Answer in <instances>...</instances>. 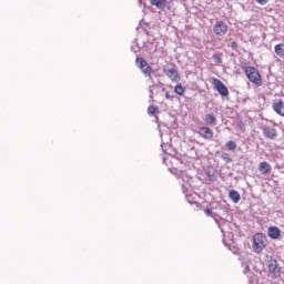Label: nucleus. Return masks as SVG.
Segmentation results:
<instances>
[{
  "mask_svg": "<svg viewBox=\"0 0 284 284\" xmlns=\"http://www.w3.org/2000/svg\"><path fill=\"white\" fill-rule=\"evenodd\" d=\"M229 45L232 48V50H236V48H239V43L236 42H231Z\"/></svg>",
  "mask_w": 284,
  "mask_h": 284,
  "instance_id": "obj_24",
  "label": "nucleus"
},
{
  "mask_svg": "<svg viewBox=\"0 0 284 284\" xmlns=\"http://www.w3.org/2000/svg\"><path fill=\"white\" fill-rule=\"evenodd\" d=\"M245 74H246L248 81H251V83H254L257 87L263 85V80L261 79V73L258 72V70H256V68L246 67Z\"/></svg>",
  "mask_w": 284,
  "mask_h": 284,
  "instance_id": "obj_3",
  "label": "nucleus"
},
{
  "mask_svg": "<svg viewBox=\"0 0 284 284\" xmlns=\"http://www.w3.org/2000/svg\"><path fill=\"white\" fill-rule=\"evenodd\" d=\"M182 190H183V192H185V185L184 184L182 185Z\"/></svg>",
  "mask_w": 284,
  "mask_h": 284,
  "instance_id": "obj_30",
  "label": "nucleus"
},
{
  "mask_svg": "<svg viewBox=\"0 0 284 284\" xmlns=\"http://www.w3.org/2000/svg\"><path fill=\"white\" fill-rule=\"evenodd\" d=\"M229 199H231L233 203H239L241 201V194L236 190H231L229 192Z\"/></svg>",
  "mask_w": 284,
  "mask_h": 284,
  "instance_id": "obj_15",
  "label": "nucleus"
},
{
  "mask_svg": "<svg viewBox=\"0 0 284 284\" xmlns=\"http://www.w3.org/2000/svg\"><path fill=\"white\" fill-rule=\"evenodd\" d=\"M260 6H265L270 0H255Z\"/></svg>",
  "mask_w": 284,
  "mask_h": 284,
  "instance_id": "obj_25",
  "label": "nucleus"
},
{
  "mask_svg": "<svg viewBox=\"0 0 284 284\" xmlns=\"http://www.w3.org/2000/svg\"><path fill=\"white\" fill-rule=\"evenodd\" d=\"M148 114H151V116H154V114H159V108L154 105H150L148 108Z\"/></svg>",
  "mask_w": 284,
  "mask_h": 284,
  "instance_id": "obj_20",
  "label": "nucleus"
},
{
  "mask_svg": "<svg viewBox=\"0 0 284 284\" xmlns=\"http://www.w3.org/2000/svg\"><path fill=\"white\" fill-rule=\"evenodd\" d=\"M165 99L170 100V99H174V97L171 95L170 92H166V93H165Z\"/></svg>",
  "mask_w": 284,
  "mask_h": 284,
  "instance_id": "obj_28",
  "label": "nucleus"
},
{
  "mask_svg": "<svg viewBox=\"0 0 284 284\" xmlns=\"http://www.w3.org/2000/svg\"><path fill=\"white\" fill-rule=\"evenodd\" d=\"M163 72L171 81H174L175 83H179L181 81V77L179 75V71H176V68L174 65L171 67H164Z\"/></svg>",
  "mask_w": 284,
  "mask_h": 284,
  "instance_id": "obj_5",
  "label": "nucleus"
},
{
  "mask_svg": "<svg viewBox=\"0 0 284 284\" xmlns=\"http://www.w3.org/2000/svg\"><path fill=\"white\" fill-rule=\"evenodd\" d=\"M263 134L266 139H271V141H276V138L278 136V132L272 126H264Z\"/></svg>",
  "mask_w": 284,
  "mask_h": 284,
  "instance_id": "obj_9",
  "label": "nucleus"
},
{
  "mask_svg": "<svg viewBox=\"0 0 284 284\" xmlns=\"http://www.w3.org/2000/svg\"><path fill=\"white\" fill-rule=\"evenodd\" d=\"M204 214H205V216H210L211 219H216V213H214V211H212V209H205Z\"/></svg>",
  "mask_w": 284,
  "mask_h": 284,
  "instance_id": "obj_21",
  "label": "nucleus"
},
{
  "mask_svg": "<svg viewBox=\"0 0 284 284\" xmlns=\"http://www.w3.org/2000/svg\"><path fill=\"white\" fill-rule=\"evenodd\" d=\"M216 37H225L227 34V24L223 20H217L213 27Z\"/></svg>",
  "mask_w": 284,
  "mask_h": 284,
  "instance_id": "obj_4",
  "label": "nucleus"
},
{
  "mask_svg": "<svg viewBox=\"0 0 284 284\" xmlns=\"http://www.w3.org/2000/svg\"><path fill=\"white\" fill-rule=\"evenodd\" d=\"M213 219H214L215 223L219 225V219H216V217H213Z\"/></svg>",
  "mask_w": 284,
  "mask_h": 284,
  "instance_id": "obj_29",
  "label": "nucleus"
},
{
  "mask_svg": "<svg viewBox=\"0 0 284 284\" xmlns=\"http://www.w3.org/2000/svg\"><path fill=\"white\" fill-rule=\"evenodd\" d=\"M131 50H132V52H139V45H133V47H131Z\"/></svg>",
  "mask_w": 284,
  "mask_h": 284,
  "instance_id": "obj_27",
  "label": "nucleus"
},
{
  "mask_svg": "<svg viewBox=\"0 0 284 284\" xmlns=\"http://www.w3.org/2000/svg\"><path fill=\"white\" fill-rule=\"evenodd\" d=\"M151 6H155L158 10H170V1L168 0H150Z\"/></svg>",
  "mask_w": 284,
  "mask_h": 284,
  "instance_id": "obj_10",
  "label": "nucleus"
},
{
  "mask_svg": "<svg viewBox=\"0 0 284 284\" xmlns=\"http://www.w3.org/2000/svg\"><path fill=\"white\" fill-rule=\"evenodd\" d=\"M174 92L175 94H179V97H183V94H185V88H183L182 84H178L174 88Z\"/></svg>",
  "mask_w": 284,
  "mask_h": 284,
  "instance_id": "obj_18",
  "label": "nucleus"
},
{
  "mask_svg": "<svg viewBox=\"0 0 284 284\" xmlns=\"http://www.w3.org/2000/svg\"><path fill=\"white\" fill-rule=\"evenodd\" d=\"M274 50H275V54H277V57H281V59H284V44L283 43L276 44L274 47Z\"/></svg>",
  "mask_w": 284,
  "mask_h": 284,
  "instance_id": "obj_16",
  "label": "nucleus"
},
{
  "mask_svg": "<svg viewBox=\"0 0 284 284\" xmlns=\"http://www.w3.org/2000/svg\"><path fill=\"white\" fill-rule=\"evenodd\" d=\"M242 267H243V273L247 274V276L252 277V272H250V262L248 261H242Z\"/></svg>",
  "mask_w": 284,
  "mask_h": 284,
  "instance_id": "obj_17",
  "label": "nucleus"
},
{
  "mask_svg": "<svg viewBox=\"0 0 284 284\" xmlns=\"http://www.w3.org/2000/svg\"><path fill=\"white\" fill-rule=\"evenodd\" d=\"M135 65L141 70L142 74L144 77H148L150 81H153L152 74H154V69L150 64H148V61L143 58H136L135 59Z\"/></svg>",
  "mask_w": 284,
  "mask_h": 284,
  "instance_id": "obj_2",
  "label": "nucleus"
},
{
  "mask_svg": "<svg viewBox=\"0 0 284 284\" xmlns=\"http://www.w3.org/2000/svg\"><path fill=\"white\" fill-rule=\"evenodd\" d=\"M197 134L202 136V139H206L207 141H212L214 139V131L209 126H201Z\"/></svg>",
  "mask_w": 284,
  "mask_h": 284,
  "instance_id": "obj_8",
  "label": "nucleus"
},
{
  "mask_svg": "<svg viewBox=\"0 0 284 284\" xmlns=\"http://www.w3.org/2000/svg\"><path fill=\"white\" fill-rule=\"evenodd\" d=\"M206 174H207V176H211L210 173H206Z\"/></svg>",
  "mask_w": 284,
  "mask_h": 284,
  "instance_id": "obj_31",
  "label": "nucleus"
},
{
  "mask_svg": "<svg viewBox=\"0 0 284 284\" xmlns=\"http://www.w3.org/2000/svg\"><path fill=\"white\" fill-rule=\"evenodd\" d=\"M258 171L261 174H270V172H272V165L267 162H262L260 163Z\"/></svg>",
  "mask_w": 284,
  "mask_h": 284,
  "instance_id": "obj_13",
  "label": "nucleus"
},
{
  "mask_svg": "<svg viewBox=\"0 0 284 284\" xmlns=\"http://www.w3.org/2000/svg\"><path fill=\"white\" fill-rule=\"evenodd\" d=\"M265 247H267V237L262 233H256L253 236V251L261 254Z\"/></svg>",
  "mask_w": 284,
  "mask_h": 284,
  "instance_id": "obj_1",
  "label": "nucleus"
},
{
  "mask_svg": "<svg viewBox=\"0 0 284 284\" xmlns=\"http://www.w3.org/2000/svg\"><path fill=\"white\" fill-rule=\"evenodd\" d=\"M267 234L273 241H278V239H281V229H278L277 226H270L267 230Z\"/></svg>",
  "mask_w": 284,
  "mask_h": 284,
  "instance_id": "obj_11",
  "label": "nucleus"
},
{
  "mask_svg": "<svg viewBox=\"0 0 284 284\" xmlns=\"http://www.w3.org/2000/svg\"><path fill=\"white\" fill-rule=\"evenodd\" d=\"M220 158L226 163H232V158L225 152H223Z\"/></svg>",
  "mask_w": 284,
  "mask_h": 284,
  "instance_id": "obj_22",
  "label": "nucleus"
},
{
  "mask_svg": "<svg viewBox=\"0 0 284 284\" xmlns=\"http://www.w3.org/2000/svg\"><path fill=\"white\" fill-rule=\"evenodd\" d=\"M268 272L270 274H273L275 278H278V276H281V268L278 267V262L276 260H271L268 262Z\"/></svg>",
  "mask_w": 284,
  "mask_h": 284,
  "instance_id": "obj_7",
  "label": "nucleus"
},
{
  "mask_svg": "<svg viewBox=\"0 0 284 284\" xmlns=\"http://www.w3.org/2000/svg\"><path fill=\"white\" fill-rule=\"evenodd\" d=\"M213 85L221 97H229L230 90H227V87L221 80L213 79Z\"/></svg>",
  "mask_w": 284,
  "mask_h": 284,
  "instance_id": "obj_6",
  "label": "nucleus"
},
{
  "mask_svg": "<svg viewBox=\"0 0 284 284\" xmlns=\"http://www.w3.org/2000/svg\"><path fill=\"white\" fill-rule=\"evenodd\" d=\"M273 110L280 116H284V102H283V100H275L273 102Z\"/></svg>",
  "mask_w": 284,
  "mask_h": 284,
  "instance_id": "obj_12",
  "label": "nucleus"
},
{
  "mask_svg": "<svg viewBox=\"0 0 284 284\" xmlns=\"http://www.w3.org/2000/svg\"><path fill=\"white\" fill-rule=\"evenodd\" d=\"M213 60L215 63L221 65V63H223V53L219 52V53L213 54Z\"/></svg>",
  "mask_w": 284,
  "mask_h": 284,
  "instance_id": "obj_19",
  "label": "nucleus"
},
{
  "mask_svg": "<svg viewBox=\"0 0 284 284\" xmlns=\"http://www.w3.org/2000/svg\"><path fill=\"white\" fill-rule=\"evenodd\" d=\"M149 92H150V99H153L154 91L152 90V87H149Z\"/></svg>",
  "mask_w": 284,
  "mask_h": 284,
  "instance_id": "obj_26",
  "label": "nucleus"
},
{
  "mask_svg": "<svg viewBox=\"0 0 284 284\" xmlns=\"http://www.w3.org/2000/svg\"><path fill=\"white\" fill-rule=\"evenodd\" d=\"M226 148H227V150H234L235 148H236V142H234V141H229V142H226Z\"/></svg>",
  "mask_w": 284,
  "mask_h": 284,
  "instance_id": "obj_23",
  "label": "nucleus"
},
{
  "mask_svg": "<svg viewBox=\"0 0 284 284\" xmlns=\"http://www.w3.org/2000/svg\"><path fill=\"white\" fill-rule=\"evenodd\" d=\"M204 122L206 123V125H216V116L212 113H207L204 116Z\"/></svg>",
  "mask_w": 284,
  "mask_h": 284,
  "instance_id": "obj_14",
  "label": "nucleus"
}]
</instances>
